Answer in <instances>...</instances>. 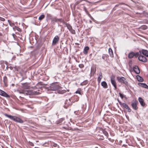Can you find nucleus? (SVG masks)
Returning a JSON list of instances; mask_svg holds the SVG:
<instances>
[{
	"label": "nucleus",
	"instance_id": "obj_1",
	"mask_svg": "<svg viewBox=\"0 0 148 148\" xmlns=\"http://www.w3.org/2000/svg\"><path fill=\"white\" fill-rule=\"evenodd\" d=\"M48 89L52 91L58 90V92L60 94H63L66 92L65 90H61V87L58 85L57 83L52 84L49 87Z\"/></svg>",
	"mask_w": 148,
	"mask_h": 148
},
{
	"label": "nucleus",
	"instance_id": "obj_2",
	"mask_svg": "<svg viewBox=\"0 0 148 148\" xmlns=\"http://www.w3.org/2000/svg\"><path fill=\"white\" fill-rule=\"evenodd\" d=\"M20 93L23 94L27 95H35L39 94V92L34 90H19Z\"/></svg>",
	"mask_w": 148,
	"mask_h": 148
},
{
	"label": "nucleus",
	"instance_id": "obj_3",
	"mask_svg": "<svg viewBox=\"0 0 148 148\" xmlns=\"http://www.w3.org/2000/svg\"><path fill=\"white\" fill-rule=\"evenodd\" d=\"M4 115L5 116L8 117L11 120H13L16 122L20 123H23L24 122L23 121L22 119L18 116H12L6 114H4Z\"/></svg>",
	"mask_w": 148,
	"mask_h": 148
},
{
	"label": "nucleus",
	"instance_id": "obj_4",
	"mask_svg": "<svg viewBox=\"0 0 148 148\" xmlns=\"http://www.w3.org/2000/svg\"><path fill=\"white\" fill-rule=\"evenodd\" d=\"M117 79L119 82L122 83L127 86L128 85V83L124 77H117Z\"/></svg>",
	"mask_w": 148,
	"mask_h": 148
},
{
	"label": "nucleus",
	"instance_id": "obj_5",
	"mask_svg": "<svg viewBox=\"0 0 148 148\" xmlns=\"http://www.w3.org/2000/svg\"><path fill=\"white\" fill-rule=\"evenodd\" d=\"M115 76L114 75H112L110 77L111 81L112 84L114 87V89L116 90L117 88L116 85L115 80Z\"/></svg>",
	"mask_w": 148,
	"mask_h": 148
},
{
	"label": "nucleus",
	"instance_id": "obj_6",
	"mask_svg": "<svg viewBox=\"0 0 148 148\" xmlns=\"http://www.w3.org/2000/svg\"><path fill=\"white\" fill-rule=\"evenodd\" d=\"M51 21L53 22H60L65 24V22L62 18H58L56 17H53L51 19Z\"/></svg>",
	"mask_w": 148,
	"mask_h": 148
},
{
	"label": "nucleus",
	"instance_id": "obj_7",
	"mask_svg": "<svg viewBox=\"0 0 148 148\" xmlns=\"http://www.w3.org/2000/svg\"><path fill=\"white\" fill-rule=\"evenodd\" d=\"M138 58L140 61L144 62H146L147 61L146 58L143 56H139Z\"/></svg>",
	"mask_w": 148,
	"mask_h": 148
},
{
	"label": "nucleus",
	"instance_id": "obj_8",
	"mask_svg": "<svg viewBox=\"0 0 148 148\" xmlns=\"http://www.w3.org/2000/svg\"><path fill=\"white\" fill-rule=\"evenodd\" d=\"M0 95L7 98H10V96L3 91L0 90Z\"/></svg>",
	"mask_w": 148,
	"mask_h": 148
},
{
	"label": "nucleus",
	"instance_id": "obj_9",
	"mask_svg": "<svg viewBox=\"0 0 148 148\" xmlns=\"http://www.w3.org/2000/svg\"><path fill=\"white\" fill-rule=\"evenodd\" d=\"M59 40V38L58 36H56L53 38L52 41V45H55Z\"/></svg>",
	"mask_w": 148,
	"mask_h": 148
},
{
	"label": "nucleus",
	"instance_id": "obj_10",
	"mask_svg": "<svg viewBox=\"0 0 148 148\" xmlns=\"http://www.w3.org/2000/svg\"><path fill=\"white\" fill-rule=\"evenodd\" d=\"M133 69L134 71L136 73L139 74L140 73V71L138 66H134L133 67Z\"/></svg>",
	"mask_w": 148,
	"mask_h": 148
},
{
	"label": "nucleus",
	"instance_id": "obj_11",
	"mask_svg": "<svg viewBox=\"0 0 148 148\" xmlns=\"http://www.w3.org/2000/svg\"><path fill=\"white\" fill-rule=\"evenodd\" d=\"M137 101H136L132 103L131 105L132 107L135 110H136L138 109V107L137 106Z\"/></svg>",
	"mask_w": 148,
	"mask_h": 148
},
{
	"label": "nucleus",
	"instance_id": "obj_12",
	"mask_svg": "<svg viewBox=\"0 0 148 148\" xmlns=\"http://www.w3.org/2000/svg\"><path fill=\"white\" fill-rule=\"evenodd\" d=\"M121 106H122L124 108L127 109V111L128 112H131V109L125 103H122Z\"/></svg>",
	"mask_w": 148,
	"mask_h": 148
},
{
	"label": "nucleus",
	"instance_id": "obj_13",
	"mask_svg": "<svg viewBox=\"0 0 148 148\" xmlns=\"http://www.w3.org/2000/svg\"><path fill=\"white\" fill-rule=\"evenodd\" d=\"M138 99L141 105L143 106H145V104L144 102L143 99L140 97H139Z\"/></svg>",
	"mask_w": 148,
	"mask_h": 148
},
{
	"label": "nucleus",
	"instance_id": "obj_14",
	"mask_svg": "<svg viewBox=\"0 0 148 148\" xmlns=\"http://www.w3.org/2000/svg\"><path fill=\"white\" fill-rule=\"evenodd\" d=\"M138 84L139 86L148 89V86L145 83H139Z\"/></svg>",
	"mask_w": 148,
	"mask_h": 148
},
{
	"label": "nucleus",
	"instance_id": "obj_15",
	"mask_svg": "<svg viewBox=\"0 0 148 148\" xmlns=\"http://www.w3.org/2000/svg\"><path fill=\"white\" fill-rule=\"evenodd\" d=\"M103 77V76L101 72H100L99 73L98 77L97 78V81L99 83L101 81V79Z\"/></svg>",
	"mask_w": 148,
	"mask_h": 148
},
{
	"label": "nucleus",
	"instance_id": "obj_16",
	"mask_svg": "<svg viewBox=\"0 0 148 148\" xmlns=\"http://www.w3.org/2000/svg\"><path fill=\"white\" fill-rule=\"evenodd\" d=\"M142 53L144 56L148 57V51L146 50L142 49Z\"/></svg>",
	"mask_w": 148,
	"mask_h": 148
},
{
	"label": "nucleus",
	"instance_id": "obj_17",
	"mask_svg": "<svg viewBox=\"0 0 148 148\" xmlns=\"http://www.w3.org/2000/svg\"><path fill=\"white\" fill-rule=\"evenodd\" d=\"M101 85L104 88H108V85L106 82L104 81H103L101 83Z\"/></svg>",
	"mask_w": 148,
	"mask_h": 148
},
{
	"label": "nucleus",
	"instance_id": "obj_18",
	"mask_svg": "<svg viewBox=\"0 0 148 148\" xmlns=\"http://www.w3.org/2000/svg\"><path fill=\"white\" fill-rule=\"evenodd\" d=\"M108 52L111 57H113V54L112 49L109 48L108 49Z\"/></svg>",
	"mask_w": 148,
	"mask_h": 148
},
{
	"label": "nucleus",
	"instance_id": "obj_19",
	"mask_svg": "<svg viewBox=\"0 0 148 148\" xmlns=\"http://www.w3.org/2000/svg\"><path fill=\"white\" fill-rule=\"evenodd\" d=\"M135 53L133 52L130 53L128 56V57L129 58H132L134 56Z\"/></svg>",
	"mask_w": 148,
	"mask_h": 148
},
{
	"label": "nucleus",
	"instance_id": "obj_20",
	"mask_svg": "<svg viewBox=\"0 0 148 148\" xmlns=\"http://www.w3.org/2000/svg\"><path fill=\"white\" fill-rule=\"evenodd\" d=\"M89 49V47L86 46L84 47V53L85 54H86L88 53V51Z\"/></svg>",
	"mask_w": 148,
	"mask_h": 148
},
{
	"label": "nucleus",
	"instance_id": "obj_21",
	"mask_svg": "<svg viewBox=\"0 0 148 148\" xmlns=\"http://www.w3.org/2000/svg\"><path fill=\"white\" fill-rule=\"evenodd\" d=\"M137 80L140 82H143V79L139 75L136 76Z\"/></svg>",
	"mask_w": 148,
	"mask_h": 148
},
{
	"label": "nucleus",
	"instance_id": "obj_22",
	"mask_svg": "<svg viewBox=\"0 0 148 148\" xmlns=\"http://www.w3.org/2000/svg\"><path fill=\"white\" fill-rule=\"evenodd\" d=\"M65 24L66 27H67L68 29L69 30V31L72 29V27L70 24L68 23H65Z\"/></svg>",
	"mask_w": 148,
	"mask_h": 148
},
{
	"label": "nucleus",
	"instance_id": "obj_23",
	"mask_svg": "<svg viewBox=\"0 0 148 148\" xmlns=\"http://www.w3.org/2000/svg\"><path fill=\"white\" fill-rule=\"evenodd\" d=\"M3 81L4 82V83L5 85L8 82V80H7V78L6 77L4 76L3 77Z\"/></svg>",
	"mask_w": 148,
	"mask_h": 148
},
{
	"label": "nucleus",
	"instance_id": "obj_24",
	"mask_svg": "<svg viewBox=\"0 0 148 148\" xmlns=\"http://www.w3.org/2000/svg\"><path fill=\"white\" fill-rule=\"evenodd\" d=\"M108 56L107 54H103L102 56V58L105 60V58L106 59L108 58Z\"/></svg>",
	"mask_w": 148,
	"mask_h": 148
},
{
	"label": "nucleus",
	"instance_id": "obj_25",
	"mask_svg": "<svg viewBox=\"0 0 148 148\" xmlns=\"http://www.w3.org/2000/svg\"><path fill=\"white\" fill-rule=\"evenodd\" d=\"M140 28L143 30H146L147 29V27L145 25H143L141 26Z\"/></svg>",
	"mask_w": 148,
	"mask_h": 148
},
{
	"label": "nucleus",
	"instance_id": "obj_26",
	"mask_svg": "<svg viewBox=\"0 0 148 148\" xmlns=\"http://www.w3.org/2000/svg\"><path fill=\"white\" fill-rule=\"evenodd\" d=\"M88 81L85 80L80 84V85L83 86L86 84L88 83Z\"/></svg>",
	"mask_w": 148,
	"mask_h": 148
},
{
	"label": "nucleus",
	"instance_id": "obj_27",
	"mask_svg": "<svg viewBox=\"0 0 148 148\" xmlns=\"http://www.w3.org/2000/svg\"><path fill=\"white\" fill-rule=\"evenodd\" d=\"M45 15L44 14H42L38 18L39 20L41 21L45 17Z\"/></svg>",
	"mask_w": 148,
	"mask_h": 148
},
{
	"label": "nucleus",
	"instance_id": "obj_28",
	"mask_svg": "<svg viewBox=\"0 0 148 148\" xmlns=\"http://www.w3.org/2000/svg\"><path fill=\"white\" fill-rule=\"evenodd\" d=\"M141 53L140 51H139V52H136L135 53L134 56H135L136 57H137L138 56H140V55H141Z\"/></svg>",
	"mask_w": 148,
	"mask_h": 148
},
{
	"label": "nucleus",
	"instance_id": "obj_29",
	"mask_svg": "<svg viewBox=\"0 0 148 148\" xmlns=\"http://www.w3.org/2000/svg\"><path fill=\"white\" fill-rule=\"evenodd\" d=\"M119 95L120 97L122 99H123L124 97L125 98V95L120 92L119 93Z\"/></svg>",
	"mask_w": 148,
	"mask_h": 148
},
{
	"label": "nucleus",
	"instance_id": "obj_30",
	"mask_svg": "<svg viewBox=\"0 0 148 148\" xmlns=\"http://www.w3.org/2000/svg\"><path fill=\"white\" fill-rule=\"evenodd\" d=\"M8 22L9 23L10 25L11 26H13L14 25V23H12L9 20H8Z\"/></svg>",
	"mask_w": 148,
	"mask_h": 148
},
{
	"label": "nucleus",
	"instance_id": "obj_31",
	"mask_svg": "<svg viewBox=\"0 0 148 148\" xmlns=\"http://www.w3.org/2000/svg\"><path fill=\"white\" fill-rule=\"evenodd\" d=\"M70 32L73 34H75V30L73 29V28L69 30Z\"/></svg>",
	"mask_w": 148,
	"mask_h": 148
},
{
	"label": "nucleus",
	"instance_id": "obj_32",
	"mask_svg": "<svg viewBox=\"0 0 148 148\" xmlns=\"http://www.w3.org/2000/svg\"><path fill=\"white\" fill-rule=\"evenodd\" d=\"M15 28H16V29L19 32H21V29L19 27H15Z\"/></svg>",
	"mask_w": 148,
	"mask_h": 148
},
{
	"label": "nucleus",
	"instance_id": "obj_33",
	"mask_svg": "<svg viewBox=\"0 0 148 148\" xmlns=\"http://www.w3.org/2000/svg\"><path fill=\"white\" fill-rule=\"evenodd\" d=\"M28 143L29 144V145H30L32 146H34V145L33 144V143L30 141H29L28 142Z\"/></svg>",
	"mask_w": 148,
	"mask_h": 148
},
{
	"label": "nucleus",
	"instance_id": "obj_34",
	"mask_svg": "<svg viewBox=\"0 0 148 148\" xmlns=\"http://www.w3.org/2000/svg\"><path fill=\"white\" fill-rule=\"evenodd\" d=\"M79 66L80 68H82L84 67V66L83 64H80L79 65Z\"/></svg>",
	"mask_w": 148,
	"mask_h": 148
},
{
	"label": "nucleus",
	"instance_id": "obj_35",
	"mask_svg": "<svg viewBox=\"0 0 148 148\" xmlns=\"http://www.w3.org/2000/svg\"><path fill=\"white\" fill-rule=\"evenodd\" d=\"M75 93H78V94H79L80 95H81V91L80 90H77V91H76Z\"/></svg>",
	"mask_w": 148,
	"mask_h": 148
},
{
	"label": "nucleus",
	"instance_id": "obj_36",
	"mask_svg": "<svg viewBox=\"0 0 148 148\" xmlns=\"http://www.w3.org/2000/svg\"><path fill=\"white\" fill-rule=\"evenodd\" d=\"M84 10L85 12L86 13L88 12V11H87V10L86 9V7L85 6L84 7Z\"/></svg>",
	"mask_w": 148,
	"mask_h": 148
},
{
	"label": "nucleus",
	"instance_id": "obj_37",
	"mask_svg": "<svg viewBox=\"0 0 148 148\" xmlns=\"http://www.w3.org/2000/svg\"><path fill=\"white\" fill-rule=\"evenodd\" d=\"M0 20L2 21H4L5 20V18L0 17Z\"/></svg>",
	"mask_w": 148,
	"mask_h": 148
},
{
	"label": "nucleus",
	"instance_id": "obj_38",
	"mask_svg": "<svg viewBox=\"0 0 148 148\" xmlns=\"http://www.w3.org/2000/svg\"><path fill=\"white\" fill-rule=\"evenodd\" d=\"M39 85H41V82H38L36 85L37 86L39 87H40V86H39Z\"/></svg>",
	"mask_w": 148,
	"mask_h": 148
},
{
	"label": "nucleus",
	"instance_id": "obj_39",
	"mask_svg": "<svg viewBox=\"0 0 148 148\" xmlns=\"http://www.w3.org/2000/svg\"><path fill=\"white\" fill-rule=\"evenodd\" d=\"M117 100H118V101L119 102V104L121 105V104H122V103H121V101H120L118 99H117Z\"/></svg>",
	"mask_w": 148,
	"mask_h": 148
},
{
	"label": "nucleus",
	"instance_id": "obj_40",
	"mask_svg": "<svg viewBox=\"0 0 148 148\" xmlns=\"http://www.w3.org/2000/svg\"><path fill=\"white\" fill-rule=\"evenodd\" d=\"M86 14L88 15V16L89 17L91 16L90 14H89V13L88 12H87L86 13Z\"/></svg>",
	"mask_w": 148,
	"mask_h": 148
},
{
	"label": "nucleus",
	"instance_id": "obj_41",
	"mask_svg": "<svg viewBox=\"0 0 148 148\" xmlns=\"http://www.w3.org/2000/svg\"><path fill=\"white\" fill-rule=\"evenodd\" d=\"M123 4V3H120V4H117V5H115V7H117V6H119L120 4Z\"/></svg>",
	"mask_w": 148,
	"mask_h": 148
},
{
	"label": "nucleus",
	"instance_id": "obj_42",
	"mask_svg": "<svg viewBox=\"0 0 148 148\" xmlns=\"http://www.w3.org/2000/svg\"><path fill=\"white\" fill-rule=\"evenodd\" d=\"M91 72H93L94 73L95 72V71H94V69H91Z\"/></svg>",
	"mask_w": 148,
	"mask_h": 148
},
{
	"label": "nucleus",
	"instance_id": "obj_43",
	"mask_svg": "<svg viewBox=\"0 0 148 148\" xmlns=\"http://www.w3.org/2000/svg\"><path fill=\"white\" fill-rule=\"evenodd\" d=\"M105 135H106V136H107V135H108V133L107 132H106L105 134Z\"/></svg>",
	"mask_w": 148,
	"mask_h": 148
},
{
	"label": "nucleus",
	"instance_id": "obj_44",
	"mask_svg": "<svg viewBox=\"0 0 148 148\" xmlns=\"http://www.w3.org/2000/svg\"><path fill=\"white\" fill-rule=\"evenodd\" d=\"M5 63L7 65V64H8V63L6 61H5Z\"/></svg>",
	"mask_w": 148,
	"mask_h": 148
},
{
	"label": "nucleus",
	"instance_id": "obj_45",
	"mask_svg": "<svg viewBox=\"0 0 148 148\" xmlns=\"http://www.w3.org/2000/svg\"><path fill=\"white\" fill-rule=\"evenodd\" d=\"M122 142V141L121 140H120V141H119V143H121Z\"/></svg>",
	"mask_w": 148,
	"mask_h": 148
},
{
	"label": "nucleus",
	"instance_id": "obj_46",
	"mask_svg": "<svg viewBox=\"0 0 148 148\" xmlns=\"http://www.w3.org/2000/svg\"><path fill=\"white\" fill-rule=\"evenodd\" d=\"M35 148H39L38 147H35Z\"/></svg>",
	"mask_w": 148,
	"mask_h": 148
},
{
	"label": "nucleus",
	"instance_id": "obj_47",
	"mask_svg": "<svg viewBox=\"0 0 148 148\" xmlns=\"http://www.w3.org/2000/svg\"><path fill=\"white\" fill-rule=\"evenodd\" d=\"M75 44H76V45H78V44L77 43H75Z\"/></svg>",
	"mask_w": 148,
	"mask_h": 148
},
{
	"label": "nucleus",
	"instance_id": "obj_48",
	"mask_svg": "<svg viewBox=\"0 0 148 148\" xmlns=\"http://www.w3.org/2000/svg\"><path fill=\"white\" fill-rule=\"evenodd\" d=\"M8 67V66L6 67V69H7V68Z\"/></svg>",
	"mask_w": 148,
	"mask_h": 148
}]
</instances>
